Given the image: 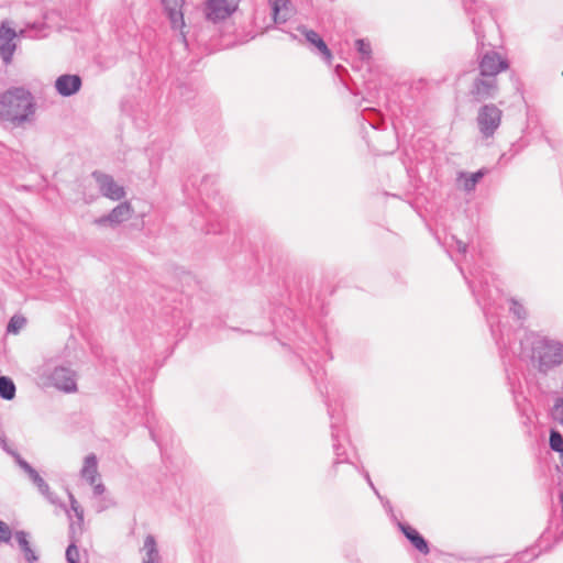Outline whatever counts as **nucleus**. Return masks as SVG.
I'll return each mask as SVG.
<instances>
[{
    "instance_id": "ddd939ff",
    "label": "nucleus",
    "mask_w": 563,
    "mask_h": 563,
    "mask_svg": "<svg viewBox=\"0 0 563 563\" xmlns=\"http://www.w3.org/2000/svg\"><path fill=\"white\" fill-rule=\"evenodd\" d=\"M297 31L305 36L306 41L313 46L318 54L328 63L332 59V53L323 38L313 30L308 29L306 25H299Z\"/></svg>"
},
{
    "instance_id": "9b49d317",
    "label": "nucleus",
    "mask_w": 563,
    "mask_h": 563,
    "mask_svg": "<svg viewBox=\"0 0 563 563\" xmlns=\"http://www.w3.org/2000/svg\"><path fill=\"white\" fill-rule=\"evenodd\" d=\"M133 209L130 202L124 201L114 207L108 214L95 219L93 223L98 227H117L129 220Z\"/></svg>"
},
{
    "instance_id": "0eeeda50",
    "label": "nucleus",
    "mask_w": 563,
    "mask_h": 563,
    "mask_svg": "<svg viewBox=\"0 0 563 563\" xmlns=\"http://www.w3.org/2000/svg\"><path fill=\"white\" fill-rule=\"evenodd\" d=\"M499 91L498 79L492 76H483L478 73L476 78L473 80L470 95L477 102H482L488 99L497 97Z\"/></svg>"
},
{
    "instance_id": "aec40b11",
    "label": "nucleus",
    "mask_w": 563,
    "mask_h": 563,
    "mask_svg": "<svg viewBox=\"0 0 563 563\" xmlns=\"http://www.w3.org/2000/svg\"><path fill=\"white\" fill-rule=\"evenodd\" d=\"M144 550L146 552V556L144 558L143 563H158L159 552L154 536H146L144 540Z\"/></svg>"
},
{
    "instance_id": "473e14b6",
    "label": "nucleus",
    "mask_w": 563,
    "mask_h": 563,
    "mask_svg": "<svg viewBox=\"0 0 563 563\" xmlns=\"http://www.w3.org/2000/svg\"><path fill=\"white\" fill-rule=\"evenodd\" d=\"M12 533L9 526L0 520V542H9L11 540Z\"/></svg>"
},
{
    "instance_id": "1a4fd4ad",
    "label": "nucleus",
    "mask_w": 563,
    "mask_h": 563,
    "mask_svg": "<svg viewBox=\"0 0 563 563\" xmlns=\"http://www.w3.org/2000/svg\"><path fill=\"white\" fill-rule=\"evenodd\" d=\"M52 386L65 393L77 390L76 373L67 366H56L46 374Z\"/></svg>"
},
{
    "instance_id": "72a5a7b5",
    "label": "nucleus",
    "mask_w": 563,
    "mask_h": 563,
    "mask_svg": "<svg viewBox=\"0 0 563 563\" xmlns=\"http://www.w3.org/2000/svg\"><path fill=\"white\" fill-rule=\"evenodd\" d=\"M0 446L9 454H11L13 451L9 448L7 443V438L3 432H0Z\"/></svg>"
},
{
    "instance_id": "a19ab883",
    "label": "nucleus",
    "mask_w": 563,
    "mask_h": 563,
    "mask_svg": "<svg viewBox=\"0 0 563 563\" xmlns=\"http://www.w3.org/2000/svg\"><path fill=\"white\" fill-rule=\"evenodd\" d=\"M207 232H208V233H219V232H221V229L208 228V229H207Z\"/></svg>"
},
{
    "instance_id": "cd10ccee",
    "label": "nucleus",
    "mask_w": 563,
    "mask_h": 563,
    "mask_svg": "<svg viewBox=\"0 0 563 563\" xmlns=\"http://www.w3.org/2000/svg\"><path fill=\"white\" fill-rule=\"evenodd\" d=\"M66 561L67 563H78L79 562V550L75 542H71L66 549Z\"/></svg>"
},
{
    "instance_id": "c756f323",
    "label": "nucleus",
    "mask_w": 563,
    "mask_h": 563,
    "mask_svg": "<svg viewBox=\"0 0 563 563\" xmlns=\"http://www.w3.org/2000/svg\"><path fill=\"white\" fill-rule=\"evenodd\" d=\"M69 501H70L71 510L75 512V516L78 519V523L79 525L82 523L84 522V509L78 504V501L76 500V498L74 497L73 494H69Z\"/></svg>"
},
{
    "instance_id": "f3484780",
    "label": "nucleus",
    "mask_w": 563,
    "mask_h": 563,
    "mask_svg": "<svg viewBox=\"0 0 563 563\" xmlns=\"http://www.w3.org/2000/svg\"><path fill=\"white\" fill-rule=\"evenodd\" d=\"M80 475L90 485H93L96 483L98 476V460L93 453L85 457Z\"/></svg>"
},
{
    "instance_id": "58836bf2",
    "label": "nucleus",
    "mask_w": 563,
    "mask_h": 563,
    "mask_svg": "<svg viewBox=\"0 0 563 563\" xmlns=\"http://www.w3.org/2000/svg\"><path fill=\"white\" fill-rule=\"evenodd\" d=\"M148 429H150L151 438L153 439V441H155L159 445V440L157 439L155 430L151 426H148Z\"/></svg>"
},
{
    "instance_id": "79ce46f5",
    "label": "nucleus",
    "mask_w": 563,
    "mask_h": 563,
    "mask_svg": "<svg viewBox=\"0 0 563 563\" xmlns=\"http://www.w3.org/2000/svg\"><path fill=\"white\" fill-rule=\"evenodd\" d=\"M371 125L373 126V129H377V125L375 123H371Z\"/></svg>"
},
{
    "instance_id": "a211bd4d",
    "label": "nucleus",
    "mask_w": 563,
    "mask_h": 563,
    "mask_svg": "<svg viewBox=\"0 0 563 563\" xmlns=\"http://www.w3.org/2000/svg\"><path fill=\"white\" fill-rule=\"evenodd\" d=\"M272 1V13L275 23H285L290 15L288 5L289 0H271Z\"/></svg>"
},
{
    "instance_id": "f704fd0d",
    "label": "nucleus",
    "mask_w": 563,
    "mask_h": 563,
    "mask_svg": "<svg viewBox=\"0 0 563 563\" xmlns=\"http://www.w3.org/2000/svg\"><path fill=\"white\" fill-rule=\"evenodd\" d=\"M209 180L213 181V178L211 176H205L202 178L201 184H200L199 189H198L200 194H203V192L207 191V186H208Z\"/></svg>"
},
{
    "instance_id": "7c9ffc66",
    "label": "nucleus",
    "mask_w": 563,
    "mask_h": 563,
    "mask_svg": "<svg viewBox=\"0 0 563 563\" xmlns=\"http://www.w3.org/2000/svg\"><path fill=\"white\" fill-rule=\"evenodd\" d=\"M362 475L364 476L365 481L367 482V484L369 485V487L373 489V492L375 493V495L384 503L385 506H388L389 508H391L390 504L388 500H384V498L380 496V494L378 493L377 488L375 487L374 483L372 482L371 479V476L368 474L367 471H365L364 468L361 471Z\"/></svg>"
},
{
    "instance_id": "4468645a",
    "label": "nucleus",
    "mask_w": 563,
    "mask_h": 563,
    "mask_svg": "<svg viewBox=\"0 0 563 563\" xmlns=\"http://www.w3.org/2000/svg\"><path fill=\"white\" fill-rule=\"evenodd\" d=\"M174 30H181L185 26L183 7L185 0H161Z\"/></svg>"
},
{
    "instance_id": "c85d7f7f",
    "label": "nucleus",
    "mask_w": 563,
    "mask_h": 563,
    "mask_svg": "<svg viewBox=\"0 0 563 563\" xmlns=\"http://www.w3.org/2000/svg\"><path fill=\"white\" fill-rule=\"evenodd\" d=\"M510 311L514 313V316L518 319V320H523L526 319V309L523 308L522 305H520L517 300L515 299H510Z\"/></svg>"
},
{
    "instance_id": "e433bc0d",
    "label": "nucleus",
    "mask_w": 563,
    "mask_h": 563,
    "mask_svg": "<svg viewBox=\"0 0 563 563\" xmlns=\"http://www.w3.org/2000/svg\"><path fill=\"white\" fill-rule=\"evenodd\" d=\"M456 249H457V251H459L460 253L465 254V253H466V250H467V245H466V243H464V242H462V241L457 240V241H456Z\"/></svg>"
},
{
    "instance_id": "bb28decb",
    "label": "nucleus",
    "mask_w": 563,
    "mask_h": 563,
    "mask_svg": "<svg viewBox=\"0 0 563 563\" xmlns=\"http://www.w3.org/2000/svg\"><path fill=\"white\" fill-rule=\"evenodd\" d=\"M25 322L26 320L24 317L13 316L7 325V331L9 333H16L20 329L24 327Z\"/></svg>"
},
{
    "instance_id": "2eb2a0df",
    "label": "nucleus",
    "mask_w": 563,
    "mask_h": 563,
    "mask_svg": "<svg viewBox=\"0 0 563 563\" xmlns=\"http://www.w3.org/2000/svg\"><path fill=\"white\" fill-rule=\"evenodd\" d=\"M82 81L79 75H60L55 80V88L63 97H70L78 92L81 88Z\"/></svg>"
},
{
    "instance_id": "ea45409f",
    "label": "nucleus",
    "mask_w": 563,
    "mask_h": 563,
    "mask_svg": "<svg viewBox=\"0 0 563 563\" xmlns=\"http://www.w3.org/2000/svg\"><path fill=\"white\" fill-rule=\"evenodd\" d=\"M207 208H208V209H210V212H211L212 214H214L216 217H218V211H217L216 206H214V203H213V202L209 203V205L207 206Z\"/></svg>"
},
{
    "instance_id": "6e6552de",
    "label": "nucleus",
    "mask_w": 563,
    "mask_h": 563,
    "mask_svg": "<svg viewBox=\"0 0 563 563\" xmlns=\"http://www.w3.org/2000/svg\"><path fill=\"white\" fill-rule=\"evenodd\" d=\"M91 177L95 179L98 190L103 197L113 201H119L125 197L124 187L119 185L111 175L95 170Z\"/></svg>"
},
{
    "instance_id": "7ed1b4c3",
    "label": "nucleus",
    "mask_w": 563,
    "mask_h": 563,
    "mask_svg": "<svg viewBox=\"0 0 563 563\" xmlns=\"http://www.w3.org/2000/svg\"><path fill=\"white\" fill-rule=\"evenodd\" d=\"M34 113L33 97L24 88H12L0 98V119L19 126Z\"/></svg>"
},
{
    "instance_id": "dca6fc26",
    "label": "nucleus",
    "mask_w": 563,
    "mask_h": 563,
    "mask_svg": "<svg viewBox=\"0 0 563 563\" xmlns=\"http://www.w3.org/2000/svg\"><path fill=\"white\" fill-rule=\"evenodd\" d=\"M397 526L417 551L424 555L429 554L430 548L428 541L415 528L400 521Z\"/></svg>"
},
{
    "instance_id": "a878e982",
    "label": "nucleus",
    "mask_w": 563,
    "mask_h": 563,
    "mask_svg": "<svg viewBox=\"0 0 563 563\" xmlns=\"http://www.w3.org/2000/svg\"><path fill=\"white\" fill-rule=\"evenodd\" d=\"M29 476L43 495H46L48 493V484L41 477L36 470H34Z\"/></svg>"
},
{
    "instance_id": "f8f14e48",
    "label": "nucleus",
    "mask_w": 563,
    "mask_h": 563,
    "mask_svg": "<svg viewBox=\"0 0 563 563\" xmlns=\"http://www.w3.org/2000/svg\"><path fill=\"white\" fill-rule=\"evenodd\" d=\"M16 32L14 29L2 24L0 26V57L5 65L12 62L16 48Z\"/></svg>"
},
{
    "instance_id": "c9c22d12",
    "label": "nucleus",
    "mask_w": 563,
    "mask_h": 563,
    "mask_svg": "<svg viewBox=\"0 0 563 563\" xmlns=\"http://www.w3.org/2000/svg\"><path fill=\"white\" fill-rule=\"evenodd\" d=\"M106 490V487L103 484L99 483V484H93V494L96 496H99V495H102Z\"/></svg>"
},
{
    "instance_id": "412c9836",
    "label": "nucleus",
    "mask_w": 563,
    "mask_h": 563,
    "mask_svg": "<svg viewBox=\"0 0 563 563\" xmlns=\"http://www.w3.org/2000/svg\"><path fill=\"white\" fill-rule=\"evenodd\" d=\"M486 170L479 169L475 173L467 174L461 173L460 178H464L463 188L465 191L471 192L475 189L477 183L485 176Z\"/></svg>"
},
{
    "instance_id": "9d476101",
    "label": "nucleus",
    "mask_w": 563,
    "mask_h": 563,
    "mask_svg": "<svg viewBox=\"0 0 563 563\" xmlns=\"http://www.w3.org/2000/svg\"><path fill=\"white\" fill-rule=\"evenodd\" d=\"M240 0H207L206 16L212 22L223 21L233 14Z\"/></svg>"
},
{
    "instance_id": "6ab92c4d",
    "label": "nucleus",
    "mask_w": 563,
    "mask_h": 563,
    "mask_svg": "<svg viewBox=\"0 0 563 563\" xmlns=\"http://www.w3.org/2000/svg\"><path fill=\"white\" fill-rule=\"evenodd\" d=\"M27 533L25 531H16L15 540L24 554V559L27 563H34L37 561V555L35 551L31 548V544L27 540Z\"/></svg>"
},
{
    "instance_id": "4c0bfd02",
    "label": "nucleus",
    "mask_w": 563,
    "mask_h": 563,
    "mask_svg": "<svg viewBox=\"0 0 563 563\" xmlns=\"http://www.w3.org/2000/svg\"><path fill=\"white\" fill-rule=\"evenodd\" d=\"M477 1L478 0H463V3H464V7H465V10L467 12H471L472 10V4H477Z\"/></svg>"
},
{
    "instance_id": "2f4dec72",
    "label": "nucleus",
    "mask_w": 563,
    "mask_h": 563,
    "mask_svg": "<svg viewBox=\"0 0 563 563\" xmlns=\"http://www.w3.org/2000/svg\"><path fill=\"white\" fill-rule=\"evenodd\" d=\"M12 456L15 457V461L18 465L25 472L27 475H30L35 468L31 466L30 463H27L25 460H23L15 451L11 453Z\"/></svg>"
},
{
    "instance_id": "39448f33",
    "label": "nucleus",
    "mask_w": 563,
    "mask_h": 563,
    "mask_svg": "<svg viewBox=\"0 0 563 563\" xmlns=\"http://www.w3.org/2000/svg\"><path fill=\"white\" fill-rule=\"evenodd\" d=\"M503 111L494 103L482 106L476 115V124L483 139H490L501 124Z\"/></svg>"
},
{
    "instance_id": "f257e3e1",
    "label": "nucleus",
    "mask_w": 563,
    "mask_h": 563,
    "mask_svg": "<svg viewBox=\"0 0 563 563\" xmlns=\"http://www.w3.org/2000/svg\"><path fill=\"white\" fill-rule=\"evenodd\" d=\"M460 271L466 279L477 303L482 307L485 313L496 344L500 349L507 347V345H510V336L508 333H504L499 322L496 321V311L500 306L498 301L501 299L499 288L497 286H490V274L479 269L478 267H475L470 272L471 277H467L461 267Z\"/></svg>"
},
{
    "instance_id": "b1692460",
    "label": "nucleus",
    "mask_w": 563,
    "mask_h": 563,
    "mask_svg": "<svg viewBox=\"0 0 563 563\" xmlns=\"http://www.w3.org/2000/svg\"><path fill=\"white\" fill-rule=\"evenodd\" d=\"M551 419L563 428V397L556 398L550 409Z\"/></svg>"
},
{
    "instance_id": "423d86ee",
    "label": "nucleus",
    "mask_w": 563,
    "mask_h": 563,
    "mask_svg": "<svg viewBox=\"0 0 563 563\" xmlns=\"http://www.w3.org/2000/svg\"><path fill=\"white\" fill-rule=\"evenodd\" d=\"M325 404L328 407V413L331 419V437L333 440V450L335 454V460L332 465L333 475H335V467L341 463H349V459L346 456L345 451H341L342 444L340 443V437L342 429L340 427L341 418L335 417L336 404L333 405L330 396L325 397Z\"/></svg>"
},
{
    "instance_id": "393cba45",
    "label": "nucleus",
    "mask_w": 563,
    "mask_h": 563,
    "mask_svg": "<svg viewBox=\"0 0 563 563\" xmlns=\"http://www.w3.org/2000/svg\"><path fill=\"white\" fill-rule=\"evenodd\" d=\"M355 47L361 55L363 60H369L372 57V47L371 43L364 38H358L355 41Z\"/></svg>"
},
{
    "instance_id": "4be33fe9",
    "label": "nucleus",
    "mask_w": 563,
    "mask_h": 563,
    "mask_svg": "<svg viewBox=\"0 0 563 563\" xmlns=\"http://www.w3.org/2000/svg\"><path fill=\"white\" fill-rule=\"evenodd\" d=\"M15 385L8 376H0V397L5 400H11L15 396Z\"/></svg>"
},
{
    "instance_id": "f03ea898",
    "label": "nucleus",
    "mask_w": 563,
    "mask_h": 563,
    "mask_svg": "<svg viewBox=\"0 0 563 563\" xmlns=\"http://www.w3.org/2000/svg\"><path fill=\"white\" fill-rule=\"evenodd\" d=\"M525 343L531 347L530 358L537 369L547 375L563 362V343L538 334H530Z\"/></svg>"
},
{
    "instance_id": "20e7f679",
    "label": "nucleus",
    "mask_w": 563,
    "mask_h": 563,
    "mask_svg": "<svg viewBox=\"0 0 563 563\" xmlns=\"http://www.w3.org/2000/svg\"><path fill=\"white\" fill-rule=\"evenodd\" d=\"M474 34L476 36V57L479 74L483 76H497L509 68V62L493 48H486L485 33L481 22L472 19Z\"/></svg>"
},
{
    "instance_id": "5701e85b",
    "label": "nucleus",
    "mask_w": 563,
    "mask_h": 563,
    "mask_svg": "<svg viewBox=\"0 0 563 563\" xmlns=\"http://www.w3.org/2000/svg\"><path fill=\"white\" fill-rule=\"evenodd\" d=\"M550 449L563 455V435L560 431L551 429L549 438Z\"/></svg>"
}]
</instances>
